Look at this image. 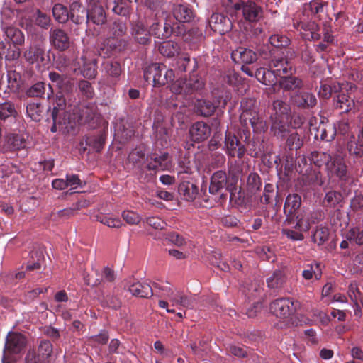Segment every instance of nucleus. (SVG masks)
I'll list each match as a JSON object with an SVG mask.
<instances>
[{
	"mask_svg": "<svg viewBox=\"0 0 363 363\" xmlns=\"http://www.w3.org/2000/svg\"><path fill=\"white\" fill-rule=\"evenodd\" d=\"M289 39L283 35L275 34L269 38V43L274 47H284L289 44Z\"/></svg>",
	"mask_w": 363,
	"mask_h": 363,
	"instance_id": "864d4df0",
	"label": "nucleus"
},
{
	"mask_svg": "<svg viewBox=\"0 0 363 363\" xmlns=\"http://www.w3.org/2000/svg\"><path fill=\"white\" fill-rule=\"evenodd\" d=\"M8 143L14 150H20L25 147L24 139L18 135H13L8 139Z\"/></svg>",
	"mask_w": 363,
	"mask_h": 363,
	"instance_id": "052dcab7",
	"label": "nucleus"
},
{
	"mask_svg": "<svg viewBox=\"0 0 363 363\" xmlns=\"http://www.w3.org/2000/svg\"><path fill=\"white\" fill-rule=\"evenodd\" d=\"M235 184L234 179L228 177L225 172L219 170L214 172L211 177L209 185V192L213 195H223V189L230 191Z\"/></svg>",
	"mask_w": 363,
	"mask_h": 363,
	"instance_id": "423d86ee",
	"label": "nucleus"
},
{
	"mask_svg": "<svg viewBox=\"0 0 363 363\" xmlns=\"http://www.w3.org/2000/svg\"><path fill=\"white\" fill-rule=\"evenodd\" d=\"M338 92L334 98V106L335 108L342 109L343 112L347 113L354 106V100L342 91V89Z\"/></svg>",
	"mask_w": 363,
	"mask_h": 363,
	"instance_id": "393cba45",
	"label": "nucleus"
},
{
	"mask_svg": "<svg viewBox=\"0 0 363 363\" xmlns=\"http://www.w3.org/2000/svg\"><path fill=\"white\" fill-rule=\"evenodd\" d=\"M24 57L30 63L43 61L44 59V50L38 45H30L25 52Z\"/></svg>",
	"mask_w": 363,
	"mask_h": 363,
	"instance_id": "c756f323",
	"label": "nucleus"
},
{
	"mask_svg": "<svg viewBox=\"0 0 363 363\" xmlns=\"http://www.w3.org/2000/svg\"><path fill=\"white\" fill-rule=\"evenodd\" d=\"M99 220L104 225L110 228H120L123 223L119 218H114L107 216L102 215L99 217Z\"/></svg>",
	"mask_w": 363,
	"mask_h": 363,
	"instance_id": "5fc2aeb1",
	"label": "nucleus"
},
{
	"mask_svg": "<svg viewBox=\"0 0 363 363\" xmlns=\"http://www.w3.org/2000/svg\"><path fill=\"white\" fill-rule=\"evenodd\" d=\"M302 276L306 280L312 279L313 276L317 280L320 279L322 276L320 264L318 262H313L306 265V269L302 272Z\"/></svg>",
	"mask_w": 363,
	"mask_h": 363,
	"instance_id": "473e14b6",
	"label": "nucleus"
},
{
	"mask_svg": "<svg viewBox=\"0 0 363 363\" xmlns=\"http://www.w3.org/2000/svg\"><path fill=\"white\" fill-rule=\"evenodd\" d=\"M45 93V84L38 82L33 85L26 91V95L29 97H41Z\"/></svg>",
	"mask_w": 363,
	"mask_h": 363,
	"instance_id": "8fccbe9b",
	"label": "nucleus"
},
{
	"mask_svg": "<svg viewBox=\"0 0 363 363\" xmlns=\"http://www.w3.org/2000/svg\"><path fill=\"white\" fill-rule=\"evenodd\" d=\"M112 33L115 37L123 36L126 33V26L123 22L115 21L112 26Z\"/></svg>",
	"mask_w": 363,
	"mask_h": 363,
	"instance_id": "69168bd1",
	"label": "nucleus"
},
{
	"mask_svg": "<svg viewBox=\"0 0 363 363\" xmlns=\"http://www.w3.org/2000/svg\"><path fill=\"white\" fill-rule=\"evenodd\" d=\"M324 9L325 4L320 0H313L303 6L302 16L299 21L294 23V26L301 30L304 39L318 40L320 38V28L315 21L320 20Z\"/></svg>",
	"mask_w": 363,
	"mask_h": 363,
	"instance_id": "f257e3e1",
	"label": "nucleus"
},
{
	"mask_svg": "<svg viewBox=\"0 0 363 363\" xmlns=\"http://www.w3.org/2000/svg\"><path fill=\"white\" fill-rule=\"evenodd\" d=\"M346 238L359 245H363V228L359 227L351 228L347 233Z\"/></svg>",
	"mask_w": 363,
	"mask_h": 363,
	"instance_id": "ea45409f",
	"label": "nucleus"
},
{
	"mask_svg": "<svg viewBox=\"0 0 363 363\" xmlns=\"http://www.w3.org/2000/svg\"><path fill=\"white\" fill-rule=\"evenodd\" d=\"M49 39L51 45L60 52L65 51L72 44L67 33L60 28H52L49 33Z\"/></svg>",
	"mask_w": 363,
	"mask_h": 363,
	"instance_id": "1a4fd4ad",
	"label": "nucleus"
},
{
	"mask_svg": "<svg viewBox=\"0 0 363 363\" xmlns=\"http://www.w3.org/2000/svg\"><path fill=\"white\" fill-rule=\"evenodd\" d=\"M16 110L14 104L11 101L0 104V119L5 120L9 117L15 116Z\"/></svg>",
	"mask_w": 363,
	"mask_h": 363,
	"instance_id": "58836bf2",
	"label": "nucleus"
},
{
	"mask_svg": "<svg viewBox=\"0 0 363 363\" xmlns=\"http://www.w3.org/2000/svg\"><path fill=\"white\" fill-rule=\"evenodd\" d=\"M8 87L12 91L18 90L21 84L20 74L16 72H9L7 74Z\"/></svg>",
	"mask_w": 363,
	"mask_h": 363,
	"instance_id": "79ce46f5",
	"label": "nucleus"
},
{
	"mask_svg": "<svg viewBox=\"0 0 363 363\" xmlns=\"http://www.w3.org/2000/svg\"><path fill=\"white\" fill-rule=\"evenodd\" d=\"M131 35L134 40L139 44L147 45L150 42L152 34L151 28L147 29L143 21H138L133 23Z\"/></svg>",
	"mask_w": 363,
	"mask_h": 363,
	"instance_id": "4468645a",
	"label": "nucleus"
},
{
	"mask_svg": "<svg viewBox=\"0 0 363 363\" xmlns=\"http://www.w3.org/2000/svg\"><path fill=\"white\" fill-rule=\"evenodd\" d=\"M52 13L55 19L60 23H66L69 17L67 7L61 4H57L53 6Z\"/></svg>",
	"mask_w": 363,
	"mask_h": 363,
	"instance_id": "f704fd0d",
	"label": "nucleus"
},
{
	"mask_svg": "<svg viewBox=\"0 0 363 363\" xmlns=\"http://www.w3.org/2000/svg\"><path fill=\"white\" fill-rule=\"evenodd\" d=\"M152 286L154 287V289L155 290L159 291L158 294L157 293L156 294L158 296L167 297L169 299L170 296H172V293L174 292V291L172 290V289L171 287L167 286H162L158 282H153Z\"/></svg>",
	"mask_w": 363,
	"mask_h": 363,
	"instance_id": "13d9d810",
	"label": "nucleus"
},
{
	"mask_svg": "<svg viewBox=\"0 0 363 363\" xmlns=\"http://www.w3.org/2000/svg\"><path fill=\"white\" fill-rule=\"evenodd\" d=\"M285 281V276L281 271H276L272 277L267 279V283L269 288H279Z\"/></svg>",
	"mask_w": 363,
	"mask_h": 363,
	"instance_id": "a19ab883",
	"label": "nucleus"
},
{
	"mask_svg": "<svg viewBox=\"0 0 363 363\" xmlns=\"http://www.w3.org/2000/svg\"><path fill=\"white\" fill-rule=\"evenodd\" d=\"M301 203V198L297 194H289L286 199L284 209L285 213L293 214L299 208Z\"/></svg>",
	"mask_w": 363,
	"mask_h": 363,
	"instance_id": "2f4dec72",
	"label": "nucleus"
},
{
	"mask_svg": "<svg viewBox=\"0 0 363 363\" xmlns=\"http://www.w3.org/2000/svg\"><path fill=\"white\" fill-rule=\"evenodd\" d=\"M237 10H242L243 17L250 22L258 21L262 16V9L253 1H247L242 4H236Z\"/></svg>",
	"mask_w": 363,
	"mask_h": 363,
	"instance_id": "9b49d317",
	"label": "nucleus"
},
{
	"mask_svg": "<svg viewBox=\"0 0 363 363\" xmlns=\"http://www.w3.org/2000/svg\"><path fill=\"white\" fill-rule=\"evenodd\" d=\"M172 306H180L184 308H192L194 306V300L191 297H189L180 291H174L172 293L169 298Z\"/></svg>",
	"mask_w": 363,
	"mask_h": 363,
	"instance_id": "bb28decb",
	"label": "nucleus"
},
{
	"mask_svg": "<svg viewBox=\"0 0 363 363\" xmlns=\"http://www.w3.org/2000/svg\"><path fill=\"white\" fill-rule=\"evenodd\" d=\"M231 57L235 63L249 65L252 64L257 60L256 52L250 49L239 47L231 53Z\"/></svg>",
	"mask_w": 363,
	"mask_h": 363,
	"instance_id": "f3484780",
	"label": "nucleus"
},
{
	"mask_svg": "<svg viewBox=\"0 0 363 363\" xmlns=\"http://www.w3.org/2000/svg\"><path fill=\"white\" fill-rule=\"evenodd\" d=\"M125 288L135 296L149 298L153 295V290L147 284L135 282L129 285H125Z\"/></svg>",
	"mask_w": 363,
	"mask_h": 363,
	"instance_id": "4be33fe9",
	"label": "nucleus"
},
{
	"mask_svg": "<svg viewBox=\"0 0 363 363\" xmlns=\"http://www.w3.org/2000/svg\"><path fill=\"white\" fill-rule=\"evenodd\" d=\"M83 205L81 204V202H78L72 206V207L67 208L63 210L58 211L57 214L59 217L67 218L74 215L77 211L82 207Z\"/></svg>",
	"mask_w": 363,
	"mask_h": 363,
	"instance_id": "4d7b16f0",
	"label": "nucleus"
},
{
	"mask_svg": "<svg viewBox=\"0 0 363 363\" xmlns=\"http://www.w3.org/2000/svg\"><path fill=\"white\" fill-rule=\"evenodd\" d=\"M321 219V213L319 211L308 213L306 211L298 212L296 216L295 228L299 231L306 232L310 229L311 225Z\"/></svg>",
	"mask_w": 363,
	"mask_h": 363,
	"instance_id": "9d476101",
	"label": "nucleus"
},
{
	"mask_svg": "<svg viewBox=\"0 0 363 363\" xmlns=\"http://www.w3.org/2000/svg\"><path fill=\"white\" fill-rule=\"evenodd\" d=\"M255 76L258 81L265 85H275L277 80L272 70L266 69L264 68L257 69L255 72Z\"/></svg>",
	"mask_w": 363,
	"mask_h": 363,
	"instance_id": "7c9ffc66",
	"label": "nucleus"
},
{
	"mask_svg": "<svg viewBox=\"0 0 363 363\" xmlns=\"http://www.w3.org/2000/svg\"><path fill=\"white\" fill-rule=\"evenodd\" d=\"M326 169L329 174L336 176L342 181L347 182L350 178L344 158L340 155H332L330 162L326 163Z\"/></svg>",
	"mask_w": 363,
	"mask_h": 363,
	"instance_id": "6e6552de",
	"label": "nucleus"
},
{
	"mask_svg": "<svg viewBox=\"0 0 363 363\" xmlns=\"http://www.w3.org/2000/svg\"><path fill=\"white\" fill-rule=\"evenodd\" d=\"M174 78V72L172 69H167L164 64L153 63L145 67L144 79L146 82H152L155 87H160Z\"/></svg>",
	"mask_w": 363,
	"mask_h": 363,
	"instance_id": "7ed1b4c3",
	"label": "nucleus"
},
{
	"mask_svg": "<svg viewBox=\"0 0 363 363\" xmlns=\"http://www.w3.org/2000/svg\"><path fill=\"white\" fill-rule=\"evenodd\" d=\"M172 167V162L168 153H163L160 155L153 153L147 158V168L149 170H169Z\"/></svg>",
	"mask_w": 363,
	"mask_h": 363,
	"instance_id": "f8f14e48",
	"label": "nucleus"
},
{
	"mask_svg": "<svg viewBox=\"0 0 363 363\" xmlns=\"http://www.w3.org/2000/svg\"><path fill=\"white\" fill-rule=\"evenodd\" d=\"M102 67L105 73L112 77H118L121 73V65L118 62L107 60L103 63Z\"/></svg>",
	"mask_w": 363,
	"mask_h": 363,
	"instance_id": "4c0bfd02",
	"label": "nucleus"
},
{
	"mask_svg": "<svg viewBox=\"0 0 363 363\" xmlns=\"http://www.w3.org/2000/svg\"><path fill=\"white\" fill-rule=\"evenodd\" d=\"M107 45H110L113 51H121L126 45V43L124 40H118L114 38H110L106 39Z\"/></svg>",
	"mask_w": 363,
	"mask_h": 363,
	"instance_id": "e2e57ef3",
	"label": "nucleus"
},
{
	"mask_svg": "<svg viewBox=\"0 0 363 363\" xmlns=\"http://www.w3.org/2000/svg\"><path fill=\"white\" fill-rule=\"evenodd\" d=\"M68 97L69 95L59 93L56 94L55 106L53 108H57L58 116L64 113V110L66 108Z\"/></svg>",
	"mask_w": 363,
	"mask_h": 363,
	"instance_id": "3c124183",
	"label": "nucleus"
},
{
	"mask_svg": "<svg viewBox=\"0 0 363 363\" xmlns=\"http://www.w3.org/2000/svg\"><path fill=\"white\" fill-rule=\"evenodd\" d=\"M286 144L290 149H298L303 144V141L301 136L297 131L292 132L286 140Z\"/></svg>",
	"mask_w": 363,
	"mask_h": 363,
	"instance_id": "c03bdc74",
	"label": "nucleus"
},
{
	"mask_svg": "<svg viewBox=\"0 0 363 363\" xmlns=\"http://www.w3.org/2000/svg\"><path fill=\"white\" fill-rule=\"evenodd\" d=\"M240 121L244 128L249 130L251 127L257 134L264 133L267 130L266 121L259 117L255 110H244L240 116Z\"/></svg>",
	"mask_w": 363,
	"mask_h": 363,
	"instance_id": "20e7f679",
	"label": "nucleus"
},
{
	"mask_svg": "<svg viewBox=\"0 0 363 363\" xmlns=\"http://www.w3.org/2000/svg\"><path fill=\"white\" fill-rule=\"evenodd\" d=\"M342 199V196L340 193L332 191L326 194L324 202H326L330 207H334L341 201Z\"/></svg>",
	"mask_w": 363,
	"mask_h": 363,
	"instance_id": "09e8293b",
	"label": "nucleus"
},
{
	"mask_svg": "<svg viewBox=\"0 0 363 363\" xmlns=\"http://www.w3.org/2000/svg\"><path fill=\"white\" fill-rule=\"evenodd\" d=\"M49 78L56 84L58 89L57 93L69 95L72 91L74 83L72 79L55 72L49 73Z\"/></svg>",
	"mask_w": 363,
	"mask_h": 363,
	"instance_id": "dca6fc26",
	"label": "nucleus"
},
{
	"mask_svg": "<svg viewBox=\"0 0 363 363\" xmlns=\"http://www.w3.org/2000/svg\"><path fill=\"white\" fill-rule=\"evenodd\" d=\"M211 28L216 33L223 35L232 28L230 20L220 13H213L208 21Z\"/></svg>",
	"mask_w": 363,
	"mask_h": 363,
	"instance_id": "ddd939ff",
	"label": "nucleus"
},
{
	"mask_svg": "<svg viewBox=\"0 0 363 363\" xmlns=\"http://www.w3.org/2000/svg\"><path fill=\"white\" fill-rule=\"evenodd\" d=\"M145 156L144 152L140 150H134L128 155V162L136 166L141 163Z\"/></svg>",
	"mask_w": 363,
	"mask_h": 363,
	"instance_id": "bf43d9fd",
	"label": "nucleus"
},
{
	"mask_svg": "<svg viewBox=\"0 0 363 363\" xmlns=\"http://www.w3.org/2000/svg\"><path fill=\"white\" fill-rule=\"evenodd\" d=\"M211 133L210 126L202 121L194 123L189 129L191 140L197 143L206 140L210 136Z\"/></svg>",
	"mask_w": 363,
	"mask_h": 363,
	"instance_id": "a211bd4d",
	"label": "nucleus"
},
{
	"mask_svg": "<svg viewBox=\"0 0 363 363\" xmlns=\"http://www.w3.org/2000/svg\"><path fill=\"white\" fill-rule=\"evenodd\" d=\"M28 116L35 121H40L42 118L43 106L40 103H29L26 106Z\"/></svg>",
	"mask_w": 363,
	"mask_h": 363,
	"instance_id": "c9c22d12",
	"label": "nucleus"
},
{
	"mask_svg": "<svg viewBox=\"0 0 363 363\" xmlns=\"http://www.w3.org/2000/svg\"><path fill=\"white\" fill-rule=\"evenodd\" d=\"M329 232L327 228L320 227L316 229L313 235V240L318 245L323 244L328 239Z\"/></svg>",
	"mask_w": 363,
	"mask_h": 363,
	"instance_id": "de8ad7c7",
	"label": "nucleus"
},
{
	"mask_svg": "<svg viewBox=\"0 0 363 363\" xmlns=\"http://www.w3.org/2000/svg\"><path fill=\"white\" fill-rule=\"evenodd\" d=\"M273 110L272 129L275 135L283 138L289 123L290 106L281 100H276L273 102Z\"/></svg>",
	"mask_w": 363,
	"mask_h": 363,
	"instance_id": "f03ea898",
	"label": "nucleus"
},
{
	"mask_svg": "<svg viewBox=\"0 0 363 363\" xmlns=\"http://www.w3.org/2000/svg\"><path fill=\"white\" fill-rule=\"evenodd\" d=\"M347 149L350 154L354 155L357 157H362L363 152V146L359 145L354 138L350 140L347 143Z\"/></svg>",
	"mask_w": 363,
	"mask_h": 363,
	"instance_id": "680f3d73",
	"label": "nucleus"
},
{
	"mask_svg": "<svg viewBox=\"0 0 363 363\" xmlns=\"http://www.w3.org/2000/svg\"><path fill=\"white\" fill-rule=\"evenodd\" d=\"M291 98L297 106L303 108L313 107L317 103L315 96L309 92H298Z\"/></svg>",
	"mask_w": 363,
	"mask_h": 363,
	"instance_id": "412c9836",
	"label": "nucleus"
},
{
	"mask_svg": "<svg viewBox=\"0 0 363 363\" xmlns=\"http://www.w3.org/2000/svg\"><path fill=\"white\" fill-rule=\"evenodd\" d=\"M124 220L130 225H137L141 220V217L132 211H124L122 214Z\"/></svg>",
	"mask_w": 363,
	"mask_h": 363,
	"instance_id": "6e6d98bb",
	"label": "nucleus"
},
{
	"mask_svg": "<svg viewBox=\"0 0 363 363\" xmlns=\"http://www.w3.org/2000/svg\"><path fill=\"white\" fill-rule=\"evenodd\" d=\"M173 15L180 22H189L194 16L193 11L186 5H177L173 9Z\"/></svg>",
	"mask_w": 363,
	"mask_h": 363,
	"instance_id": "a878e982",
	"label": "nucleus"
},
{
	"mask_svg": "<svg viewBox=\"0 0 363 363\" xmlns=\"http://www.w3.org/2000/svg\"><path fill=\"white\" fill-rule=\"evenodd\" d=\"M293 303L289 298H279L271 303L270 311L277 317L285 318L290 315Z\"/></svg>",
	"mask_w": 363,
	"mask_h": 363,
	"instance_id": "2eb2a0df",
	"label": "nucleus"
},
{
	"mask_svg": "<svg viewBox=\"0 0 363 363\" xmlns=\"http://www.w3.org/2000/svg\"><path fill=\"white\" fill-rule=\"evenodd\" d=\"M147 223L156 230L164 229L167 224L161 218L155 216L149 217L146 219Z\"/></svg>",
	"mask_w": 363,
	"mask_h": 363,
	"instance_id": "338daca9",
	"label": "nucleus"
},
{
	"mask_svg": "<svg viewBox=\"0 0 363 363\" xmlns=\"http://www.w3.org/2000/svg\"><path fill=\"white\" fill-rule=\"evenodd\" d=\"M179 192L184 199L191 201L196 199L198 194V188L193 183L182 182L179 186Z\"/></svg>",
	"mask_w": 363,
	"mask_h": 363,
	"instance_id": "cd10ccee",
	"label": "nucleus"
},
{
	"mask_svg": "<svg viewBox=\"0 0 363 363\" xmlns=\"http://www.w3.org/2000/svg\"><path fill=\"white\" fill-rule=\"evenodd\" d=\"M303 231H295L291 229H283L282 233L287 238L293 240V241H301L304 239V236L302 233Z\"/></svg>",
	"mask_w": 363,
	"mask_h": 363,
	"instance_id": "0e129e2a",
	"label": "nucleus"
},
{
	"mask_svg": "<svg viewBox=\"0 0 363 363\" xmlns=\"http://www.w3.org/2000/svg\"><path fill=\"white\" fill-rule=\"evenodd\" d=\"M167 239L172 244L178 247H182L186 243L185 238L175 232L168 234Z\"/></svg>",
	"mask_w": 363,
	"mask_h": 363,
	"instance_id": "774afa93",
	"label": "nucleus"
},
{
	"mask_svg": "<svg viewBox=\"0 0 363 363\" xmlns=\"http://www.w3.org/2000/svg\"><path fill=\"white\" fill-rule=\"evenodd\" d=\"M4 33L14 45H22L25 41L23 32L13 26H3Z\"/></svg>",
	"mask_w": 363,
	"mask_h": 363,
	"instance_id": "c85d7f7f",
	"label": "nucleus"
},
{
	"mask_svg": "<svg viewBox=\"0 0 363 363\" xmlns=\"http://www.w3.org/2000/svg\"><path fill=\"white\" fill-rule=\"evenodd\" d=\"M34 21L37 26L43 28H48L50 24V18L40 10H37Z\"/></svg>",
	"mask_w": 363,
	"mask_h": 363,
	"instance_id": "603ef678",
	"label": "nucleus"
},
{
	"mask_svg": "<svg viewBox=\"0 0 363 363\" xmlns=\"http://www.w3.org/2000/svg\"><path fill=\"white\" fill-rule=\"evenodd\" d=\"M341 89V86L337 84H334L333 86L328 84H322L320 87L318 94L320 97L324 99H328L330 97L333 92H338Z\"/></svg>",
	"mask_w": 363,
	"mask_h": 363,
	"instance_id": "49530a36",
	"label": "nucleus"
},
{
	"mask_svg": "<svg viewBox=\"0 0 363 363\" xmlns=\"http://www.w3.org/2000/svg\"><path fill=\"white\" fill-rule=\"evenodd\" d=\"M87 20L96 25H102L106 22V16L101 4H91V9L87 12Z\"/></svg>",
	"mask_w": 363,
	"mask_h": 363,
	"instance_id": "b1692460",
	"label": "nucleus"
},
{
	"mask_svg": "<svg viewBox=\"0 0 363 363\" xmlns=\"http://www.w3.org/2000/svg\"><path fill=\"white\" fill-rule=\"evenodd\" d=\"M247 185L251 192H256L262 186L259 176L257 173H250L247 177Z\"/></svg>",
	"mask_w": 363,
	"mask_h": 363,
	"instance_id": "a18cd8bd",
	"label": "nucleus"
},
{
	"mask_svg": "<svg viewBox=\"0 0 363 363\" xmlns=\"http://www.w3.org/2000/svg\"><path fill=\"white\" fill-rule=\"evenodd\" d=\"M332 155L325 152H314L311 154V161L318 167H321L323 164L330 162Z\"/></svg>",
	"mask_w": 363,
	"mask_h": 363,
	"instance_id": "37998d69",
	"label": "nucleus"
},
{
	"mask_svg": "<svg viewBox=\"0 0 363 363\" xmlns=\"http://www.w3.org/2000/svg\"><path fill=\"white\" fill-rule=\"evenodd\" d=\"M26 345L24 336L18 333H11L8 335L6 349L13 353H18Z\"/></svg>",
	"mask_w": 363,
	"mask_h": 363,
	"instance_id": "aec40b11",
	"label": "nucleus"
},
{
	"mask_svg": "<svg viewBox=\"0 0 363 363\" xmlns=\"http://www.w3.org/2000/svg\"><path fill=\"white\" fill-rule=\"evenodd\" d=\"M159 50L162 55L172 57L179 53V47L177 43L173 41H167L160 45Z\"/></svg>",
	"mask_w": 363,
	"mask_h": 363,
	"instance_id": "72a5a7b5",
	"label": "nucleus"
},
{
	"mask_svg": "<svg viewBox=\"0 0 363 363\" xmlns=\"http://www.w3.org/2000/svg\"><path fill=\"white\" fill-rule=\"evenodd\" d=\"M225 144L229 155L236 156L239 158L242 157L245 152V147L234 135L230 133H226Z\"/></svg>",
	"mask_w": 363,
	"mask_h": 363,
	"instance_id": "6ab92c4d",
	"label": "nucleus"
},
{
	"mask_svg": "<svg viewBox=\"0 0 363 363\" xmlns=\"http://www.w3.org/2000/svg\"><path fill=\"white\" fill-rule=\"evenodd\" d=\"M279 86L284 91H291L299 90L303 87V83L301 79L288 74L280 79Z\"/></svg>",
	"mask_w": 363,
	"mask_h": 363,
	"instance_id": "5701e85b",
	"label": "nucleus"
},
{
	"mask_svg": "<svg viewBox=\"0 0 363 363\" xmlns=\"http://www.w3.org/2000/svg\"><path fill=\"white\" fill-rule=\"evenodd\" d=\"M203 86L204 82L198 77L179 79L172 84L171 90L176 94L186 96L201 90Z\"/></svg>",
	"mask_w": 363,
	"mask_h": 363,
	"instance_id": "0eeeda50",
	"label": "nucleus"
},
{
	"mask_svg": "<svg viewBox=\"0 0 363 363\" xmlns=\"http://www.w3.org/2000/svg\"><path fill=\"white\" fill-rule=\"evenodd\" d=\"M284 57H275L272 59L269 64V67L272 70L276 78H281L285 75L292 74V67L289 62V59L295 57V52L291 49H286L283 52Z\"/></svg>",
	"mask_w": 363,
	"mask_h": 363,
	"instance_id": "39448f33",
	"label": "nucleus"
},
{
	"mask_svg": "<svg viewBox=\"0 0 363 363\" xmlns=\"http://www.w3.org/2000/svg\"><path fill=\"white\" fill-rule=\"evenodd\" d=\"M196 110L201 116H210L215 110L216 106L209 101L199 100L196 104Z\"/></svg>",
	"mask_w": 363,
	"mask_h": 363,
	"instance_id": "e433bc0d",
	"label": "nucleus"
}]
</instances>
